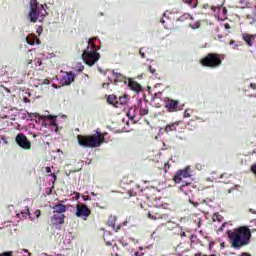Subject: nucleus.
<instances>
[{
  "label": "nucleus",
  "mask_w": 256,
  "mask_h": 256,
  "mask_svg": "<svg viewBox=\"0 0 256 256\" xmlns=\"http://www.w3.org/2000/svg\"><path fill=\"white\" fill-rule=\"evenodd\" d=\"M226 234L232 249L247 247V245L251 244V237L253 236L249 226H240L233 230H228Z\"/></svg>",
  "instance_id": "f257e3e1"
},
{
  "label": "nucleus",
  "mask_w": 256,
  "mask_h": 256,
  "mask_svg": "<svg viewBox=\"0 0 256 256\" xmlns=\"http://www.w3.org/2000/svg\"><path fill=\"white\" fill-rule=\"evenodd\" d=\"M94 41V38H90L87 48L82 53V61L89 67H93L101 59V54L97 52V45L93 43Z\"/></svg>",
  "instance_id": "f03ea898"
},
{
  "label": "nucleus",
  "mask_w": 256,
  "mask_h": 256,
  "mask_svg": "<svg viewBox=\"0 0 256 256\" xmlns=\"http://www.w3.org/2000/svg\"><path fill=\"white\" fill-rule=\"evenodd\" d=\"M77 140L80 147L94 149L95 147L101 146V143L105 141V136L101 133L93 135H78Z\"/></svg>",
  "instance_id": "7ed1b4c3"
},
{
  "label": "nucleus",
  "mask_w": 256,
  "mask_h": 256,
  "mask_svg": "<svg viewBox=\"0 0 256 256\" xmlns=\"http://www.w3.org/2000/svg\"><path fill=\"white\" fill-rule=\"evenodd\" d=\"M223 64V58L218 53H208L204 58L200 59L202 67H209L210 69H217Z\"/></svg>",
  "instance_id": "20e7f679"
},
{
  "label": "nucleus",
  "mask_w": 256,
  "mask_h": 256,
  "mask_svg": "<svg viewBox=\"0 0 256 256\" xmlns=\"http://www.w3.org/2000/svg\"><path fill=\"white\" fill-rule=\"evenodd\" d=\"M30 7L31 9L28 17L31 23H37V21H43V17H45L44 13H47V11L43 9V6H39V4H37V1H31Z\"/></svg>",
  "instance_id": "39448f33"
},
{
  "label": "nucleus",
  "mask_w": 256,
  "mask_h": 256,
  "mask_svg": "<svg viewBox=\"0 0 256 256\" xmlns=\"http://www.w3.org/2000/svg\"><path fill=\"white\" fill-rule=\"evenodd\" d=\"M76 217H81L83 221H87L89 216L91 215V209L87 207V205L81 203L76 205Z\"/></svg>",
  "instance_id": "423d86ee"
},
{
  "label": "nucleus",
  "mask_w": 256,
  "mask_h": 256,
  "mask_svg": "<svg viewBox=\"0 0 256 256\" xmlns=\"http://www.w3.org/2000/svg\"><path fill=\"white\" fill-rule=\"evenodd\" d=\"M189 177H192L191 167L187 166L184 169L178 170L176 172V174L173 176V181L175 183H181V181H183V179H187Z\"/></svg>",
  "instance_id": "0eeeda50"
},
{
  "label": "nucleus",
  "mask_w": 256,
  "mask_h": 256,
  "mask_svg": "<svg viewBox=\"0 0 256 256\" xmlns=\"http://www.w3.org/2000/svg\"><path fill=\"white\" fill-rule=\"evenodd\" d=\"M15 141H16L17 145L21 147V149H25L26 151L31 149V141H29V138H27V136H25V134L18 133L15 138Z\"/></svg>",
  "instance_id": "6e6552de"
},
{
  "label": "nucleus",
  "mask_w": 256,
  "mask_h": 256,
  "mask_svg": "<svg viewBox=\"0 0 256 256\" xmlns=\"http://www.w3.org/2000/svg\"><path fill=\"white\" fill-rule=\"evenodd\" d=\"M165 107L168 113H177V111H181V106H179V100L167 98Z\"/></svg>",
  "instance_id": "1a4fd4ad"
},
{
  "label": "nucleus",
  "mask_w": 256,
  "mask_h": 256,
  "mask_svg": "<svg viewBox=\"0 0 256 256\" xmlns=\"http://www.w3.org/2000/svg\"><path fill=\"white\" fill-rule=\"evenodd\" d=\"M112 75L114 76V85H117V83H123L124 85H127V76L115 72V70L112 71Z\"/></svg>",
  "instance_id": "9d476101"
},
{
  "label": "nucleus",
  "mask_w": 256,
  "mask_h": 256,
  "mask_svg": "<svg viewBox=\"0 0 256 256\" xmlns=\"http://www.w3.org/2000/svg\"><path fill=\"white\" fill-rule=\"evenodd\" d=\"M127 85L129 89H131V91H136V93L143 91V87H141V84L137 83V81H134L131 78L128 79Z\"/></svg>",
  "instance_id": "9b49d317"
},
{
  "label": "nucleus",
  "mask_w": 256,
  "mask_h": 256,
  "mask_svg": "<svg viewBox=\"0 0 256 256\" xmlns=\"http://www.w3.org/2000/svg\"><path fill=\"white\" fill-rule=\"evenodd\" d=\"M53 225H63L65 223V214H54L51 217Z\"/></svg>",
  "instance_id": "f8f14e48"
},
{
  "label": "nucleus",
  "mask_w": 256,
  "mask_h": 256,
  "mask_svg": "<svg viewBox=\"0 0 256 256\" xmlns=\"http://www.w3.org/2000/svg\"><path fill=\"white\" fill-rule=\"evenodd\" d=\"M53 213L56 215H63L67 211V206L62 203L56 204L52 207Z\"/></svg>",
  "instance_id": "ddd939ff"
},
{
  "label": "nucleus",
  "mask_w": 256,
  "mask_h": 256,
  "mask_svg": "<svg viewBox=\"0 0 256 256\" xmlns=\"http://www.w3.org/2000/svg\"><path fill=\"white\" fill-rule=\"evenodd\" d=\"M75 81V74L73 72H67L62 78V85H71Z\"/></svg>",
  "instance_id": "4468645a"
},
{
  "label": "nucleus",
  "mask_w": 256,
  "mask_h": 256,
  "mask_svg": "<svg viewBox=\"0 0 256 256\" xmlns=\"http://www.w3.org/2000/svg\"><path fill=\"white\" fill-rule=\"evenodd\" d=\"M242 39L245 41L248 47H253V41H255V35H251L249 33H243Z\"/></svg>",
  "instance_id": "2eb2a0df"
},
{
  "label": "nucleus",
  "mask_w": 256,
  "mask_h": 256,
  "mask_svg": "<svg viewBox=\"0 0 256 256\" xmlns=\"http://www.w3.org/2000/svg\"><path fill=\"white\" fill-rule=\"evenodd\" d=\"M107 103H109V105H113L116 109H119V98H117L116 95H108Z\"/></svg>",
  "instance_id": "dca6fc26"
},
{
  "label": "nucleus",
  "mask_w": 256,
  "mask_h": 256,
  "mask_svg": "<svg viewBox=\"0 0 256 256\" xmlns=\"http://www.w3.org/2000/svg\"><path fill=\"white\" fill-rule=\"evenodd\" d=\"M148 219H152V221H157L158 219H163V214L157 212L156 210L148 211Z\"/></svg>",
  "instance_id": "f3484780"
},
{
  "label": "nucleus",
  "mask_w": 256,
  "mask_h": 256,
  "mask_svg": "<svg viewBox=\"0 0 256 256\" xmlns=\"http://www.w3.org/2000/svg\"><path fill=\"white\" fill-rule=\"evenodd\" d=\"M180 122H174L172 124L166 125L165 132L166 133H173V131H177V127H179Z\"/></svg>",
  "instance_id": "a211bd4d"
},
{
  "label": "nucleus",
  "mask_w": 256,
  "mask_h": 256,
  "mask_svg": "<svg viewBox=\"0 0 256 256\" xmlns=\"http://www.w3.org/2000/svg\"><path fill=\"white\" fill-rule=\"evenodd\" d=\"M129 103V95L124 94L118 98V108Z\"/></svg>",
  "instance_id": "6ab92c4d"
},
{
  "label": "nucleus",
  "mask_w": 256,
  "mask_h": 256,
  "mask_svg": "<svg viewBox=\"0 0 256 256\" xmlns=\"http://www.w3.org/2000/svg\"><path fill=\"white\" fill-rule=\"evenodd\" d=\"M26 41L28 45H35L36 42L39 44V39H37L36 35L27 36Z\"/></svg>",
  "instance_id": "aec40b11"
},
{
  "label": "nucleus",
  "mask_w": 256,
  "mask_h": 256,
  "mask_svg": "<svg viewBox=\"0 0 256 256\" xmlns=\"http://www.w3.org/2000/svg\"><path fill=\"white\" fill-rule=\"evenodd\" d=\"M127 116L131 121L137 117V109L135 108H130L129 111L127 112Z\"/></svg>",
  "instance_id": "412c9836"
},
{
  "label": "nucleus",
  "mask_w": 256,
  "mask_h": 256,
  "mask_svg": "<svg viewBox=\"0 0 256 256\" xmlns=\"http://www.w3.org/2000/svg\"><path fill=\"white\" fill-rule=\"evenodd\" d=\"M139 113L141 117H145V115H149V107H140Z\"/></svg>",
  "instance_id": "4be33fe9"
},
{
  "label": "nucleus",
  "mask_w": 256,
  "mask_h": 256,
  "mask_svg": "<svg viewBox=\"0 0 256 256\" xmlns=\"http://www.w3.org/2000/svg\"><path fill=\"white\" fill-rule=\"evenodd\" d=\"M183 3H187L188 5H190V7H192V9H194V7H197V0H183Z\"/></svg>",
  "instance_id": "5701e85b"
},
{
  "label": "nucleus",
  "mask_w": 256,
  "mask_h": 256,
  "mask_svg": "<svg viewBox=\"0 0 256 256\" xmlns=\"http://www.w3.org/2000/svg\"><path fill=\"white\" fill-rule=\"evenodd\" d=\"M47 118L52 120L51 123H50V125L52 127H57V122H56L57 116L48 115Z\"/></svg>",
  "instance_id": "b1692460"
},
{
  "label": "nucleus",
  "mask_w": 256,
  "mask_h": 256,
  "mask_svg": "<svg viewBox=\"0 0 256 256\" xmlns=\"http://www.w3.org/2000/svg\"><path fill=\"white\" fill-rule=\"evenodd\" d=\"M169 169H171V165L169 164V162H166L164 164V172L169 173Z\"/></svg>",
  "instance_id": "393cba45"
},
{
  "label": "nucleus",
  "mask_w": 256,
  "mask_h": 256,
  "mask_svg": "<svg viewBox=\"0 0 256 256\" xmlns=\"http://www.w3.org/2000/svg\"><path fill=\"white\" fill-rule=\"evenodd\" d=\"M108 79H109L108 83L102 84V89H107V87H109V85H111V83H113V80H111V78H108Z\"/></svg>",
  "instance_id": "a878e982"
},
{
  "label": "nucleus",
  "mask_w": 256,
  "mask_h": 256,
  "mask_svg": "<svg viewBox=\"0 0 256 256\" xmlns=\"http://www.w3.org/2000/svg\"><path fill=\"white\" fill-rule=\"evenodd\" d=\"M148 71H150V73L152 75H157V70L155 68H153V66H149Z\"/></svg>",
  "instance_id": "bb28decb"
},
{
  "label": "nucleus",
  "mask_w": 256,
  "mask_h": 256,
  "mask_svg": "<svg viewBox=\"0 0 256 256\" xmlns=\"http://www.w3.org/2000/svg\"><path fill=\"white\" fill-rule=\"evenodd\" d=\"M0 256H13V251H7V252L0 253Z\"/></svg>",
  "instance_id": "cd10ccee"
},
{
  "label": "nucleus",
  "mask_w": 256,
  "mask_h": 256,
  "mask_svg": "<svg viewBox=\"0 0 256 256\" xmlns=\"http://www.w3.org/2000/svg\"><path fill=\"white\" fill-rule=\"evenodd\" d=\"M77 69H78L79 73H81V72H83V70L85 69V66H83V64L79 63V64L77 65Z\"/></svg>",
  "instance_id": "c85d7f7f"
},
{
  "label": "nucleus",
  "mask_w": 256,
  "mask_h": 256,
  "mask_svg": "<svg viewBox=\"0 0 256 256\" xmlns=\"http://www.w3.org/2000/svg\"><path fill=\"white\" fill-rule=\"evenodd\" d=\"M139 54L142 59H145L146 56H145V52H143V48L140 49Z\"/></svg>",
  "instance_id": "c756f323"
},
{
  "label": "nucleus",
  "mask_w": 256,
  "mask_h": 256,
  "mask_svg": "<svg viewBox=\"0 0 256 256\" xmlns=\"http://www.w3.org/2000/svg\"><path fill=\"white\" fill-rule=\"evenodd\" d=\"M225 225H226V224L223 223V224L221 225V227L218 228L217 233H222L223 229H225Z\"/></svg>",
  "instance_id": "7c9ffc66"
},
{
  "label": "nucleus",
  "mask_w": 256,
  "mask_h": 256,
  "mask_svg": "<svg viewBox=\"0 0 256 256\" xmlns=\"http://www.w3.org/2000/svg\"><path fill=\"white\" fill-rule=\"evenodd\" d=\"M134 256H145V253L136 251L134 252Z\"/></svg>",
  "instance_id": "2f4dec72"
},
{
  "label": "nucleus",
  "mask_w": 256,
  "mask_h": 256,
  "mask_svg": "<svg viewBox=\"0 0 256 256\" xmlns=\"http://www.w3.org/2000/svg\"><path fill=\"white\" fill-rule=\"evenodd\" d=\"M36 65H38V67H41L43 65V62L41 61V59H38L36 61Z\"/></svg>",
  "instance_id": "473e14b6"
},
{
  "label": "nucleus",
  "mask_w": 256,
  "mask_h": 256,
  "mask_svg": "<svg viewBox=\"0 0 256 256\" xmlns=\"http://www.w3.org/2000/svg\"><path fill=\"white\" fill-rule=\"evenodd\" d=\"M35 215L37 218H39L41 216V210H36Z\"/></svg>",
  "instance_id": "72a5a7b5"
},
{
  "label": "nucleus",
  "mask_w": 256,
  "mask_h": 256,
  "mask_svg": "<svg viewBox=\"0 0 256 256\" xmlns=\"http://www.w3.org/2000/svg\"><path fill=\"white\" fill-rule=\"evenodd\" d=\"M123 225H127V222H124L123 224L118 225V231H121V229H123Z\"/></svg>",
  "instance_id": "f704fd0d"
},
{
  "label": "nucleus",
  "mask_w": 256,
  "mask_h": 256,
  "mask_svg": "<svg viewBox=\"0 0 256 256\" xmlns=\"http://www.w3.org/2000/svg\"><path fill=\"white\" fill-rule=\"evenodd\" d=\"M107 247H111V245H113V243H111V241H107L106 239H104Z\"/></svg>",
  "instance_id": "c9c22d12"
},
{
  "label": "nucleus",
  "mask_w": 256,
  "mask_h": 256,
  "mask_svg": "<svg viewBox=\"0 0 256 256\" xmlns=\"http://www.w3.org/2000/svg\"><path fill=\"white\" fill-rule=\"evenodd\" d=\"M82 199H83V201H89L91 198H89V196L83 195V196H82Z\"/></svg>",
  "instance_id": "e433bc0d"
},
{
  "label": "nucleus",
  "mask_w": 256,
  "mask_h": 256,
  "mask_svg": "<svg viewBox=\"0 0 256 256\" xmlns=\"http://www.w3.org/2000/svg\"><path fill=\"white\" fill-rule=\"evenodd\" d=\"M49 83H51V81H49V79H45V80L43 81V85H49Z\"/></svg>",
  "instance_id": "4c0bfd02"
},
{
  "label": "nucleus",
  "mask_w": 256,
  "mask_h": 256,
  "mask_svg": "<svg viewBox=\"0 0 256 256\" xmlns=\"http://www.w3.org/2000/svg\"><path fill=\"white\" fill-rule=\"evenodd\" d=\"M249 213H252V215H256V210H254L253 208H250Z\"/></svg>",
  "instance_id": "58836bf2"
},
{
  "label": "nucleus",
  "mask_w": 256,
  "mask_h": 256,
  "mask_svg": "<svg viewBox=\"0 0 256 256\" xmlns=\"http://www.w3.org/2000/svg\"><path fill=\"white\" fill-rule=\"evenodd\" d=\"M225 29H231V25L229 23L224 24Z\"/></svg>",
  "instance_id": "ea45409f"
},
{
  "label": "nucleus",
  "mask_w": 256,
  "mask_h": 256,
  "mask_svg": "<svg viewBox=\"0 0 256 256\" xmlns=\"http://www.w3.org/2000/svg\"><path fill=\"white\" fill-rule=\"evenodd\" d=\"M183 184H182V187H187L188 185H191V183H189V182H182Z\"/></svg>",
  "instance_id": "a19ab883"
},
{
  "label": "nucleus",
  "mask_w": 256,
  "mask_h": 256,
  "mask_svg": "<svg viewBox=\"0 0 256 256\" xmlns=\"http://www.w3.org/2000/svg\"><path fill=\"white\" fill-rule=\"evenodd\" d=\"M51 177H53L54 181H57V175L55 173H52Z\"/></svg>",
  "instance_id": "79ce46f5"
},
{
  "label": "nucleus",
  "mask_w": 256,
  "mask_h": 256,
  "mask_svg": "<svg viewBox=\"0 0 256 256\" xmlns=\"http://www.w3.org/2000/svg\"><path fill=\"white\" fill-rule=\"evenodd\" d=\"M46 173H51V167H46Z\"/></svg>",
  "instance_id": "37998d69"
},
{
  "label": "nucleus",
  "mask_w": 256,
  "mask_h": 256,
  "mask_svg": "<svg viewBox=\"0 0 256 256\" xmlns=\"http://www.w3.org/2000/svg\"><path fill=\"white\" fill-rule=\"evenodd\" d=\"M250 87H251V89H256V84L251 83Z\"/></svg>",
  "instance_id": "c03bdc74"
},
{
  "label": "nucleus",
  "mask_w": 256,
  "mask_h": 256,
  "mask_svg": "<svg viewBox=\"0 0 256 256\" xmlns=\"http://www.w3.org/2000/svg\"><path fill=\"white\" fill-rule=\"evenodd\" d=\"M211 9H212V11H217V7H215V6H212Z\"/></svg>",
  "instance_id": "a18cd8bd"
},
{
  "label": "nucleus",
  "mask_w": 256,
  "mask_h": 256,
  "mask_svg": "<svg viewBox=\"0 0 256 256\" xmlns=\"http://www.w3.org/2000/svg\"><path fill=\"white\" fill-rule=\"evenodd\" d=\"M216 219H218L219 221H221V215L216 216Z\"/></svg>",
  "instance_id": "49530a36"
},
{
  "label": "nucleus",
  "mask_w": 256,
  "mask_h": 256,
  "mask_svg": "<svg viewBox=\"0 0 256 256\" xmlns=\"http://www.w3.org/2000/svg\"><path fill=\"white\" fill-rule=\"evenodd\" d=\"M235 43V40H230V45H233Z\"/></svg>",
  "instance_id": "de8ad7c7"
},
{
  "label": "nucleus",
  "mask_w": 256,
  "mask_h": 256,
  "mask_svg": "<svg viewBox=\"0 0 256 256\" xmlns=\"http://www.w3.org/2000/svg\"><path fill=\"white\" fill-rule=\"evenodd\" d=\"M201 255H202L201 252H198L195 254V256H201Z\"/></svg>",
  "instance_id": "09e8293b"
},
{
  "label": "nucleus",
  "mask_w": 256,
  "mask_h": 256,
  "mask_svg": "<svg viewBox=\"0 0 256 256\" xmlns=\"http://www.w3.org/2000/svg\"><path fill=\"white\" fill-rule=\"evenodd\" d=\"M203 256H216V255L215 254H210V255L204 254Z\"/></svg>",
  "instance_id": "8fccbe9b"
},
{
  "label": "nucleus",
  "mask_w": 256,
  "mask_h": 256,
  "mask_svg": "<svg viewBox=\"0 0 256 256\" xmlns=\"http://www.w3.org/2000/svg\"><path fill=\"white\" fill-rule=\"evenodd\" d=\"M79 197H80V194L77 193V194H76V199H79Z\"/></svg>",
  "instance_id": "3c124183"
},
{
  "label": "nucleus",
  "mask_w": 256,
  "mask_h": 256,
  "mask_svg": "<svg viewBox=\"0 0 256 256\" xmlns=\"http://www.w3.org/2000/svg\"><path fill=\"white\" fill-rule=\"evenodd\" d=\"M26 215H29V208L26 209Z\"/></svg>",
  "instance_id": "603ef678"
},
{
  "label": "nucleus",
  "mask_w": 256,
  "mask_h": 256,
  "mask_svg": "<svg viewBox=\"0 0 256 256\" xmlns=\"http://www.w3.org/2000/svg\"><path fill=\"white\" fill-rule=\"evenodd\" d=\"M33 63V60L28 61V65H31Z\"/></svg>",
  "instance_id": "864d4df0"
},
{
  "label": "nucleus",
  "mask_w": 256,
  "mask_h": 256,
  "mask_svg": "<svg viewBox=\"0 0 256 256\" xmlns=\"http://www.w3.org/2000/svg\"><path fill=\"white\" fill-rule=\"evenodd\" d=\"M212 245H213V242H211V243L209 244V249H211Z\"/></svg>",
  "instance_id": "5fc2aeb1"
},
{
  "label": "nucleus",
  "mask_w": 256,
  "mask_h": 256,
  "mask_svg": "<svg viewBox=\"0 0 256 256\" xmlns=\"http://www.w3.org/2000/svg\"><path fill=\"white\" fill-rule=\"evenodd\" d=\"M25 251V253H29V250H24Z\"/></svg>",
  "instance_id": "6e6d98bb"
},
{
  "label": "nucleus",
  "mask_w": 256,
  "mask_h": 256,
  "mask_svg": "<svg viewBox=\"0 0 256 256\" xmlns=\"http://www.w3.org/2000/svg\"><path fill=\"white\" fill-rule=\"evenodd\" d=\"M235 47H237V45L233 46V49H235Z\"/></svg>",
  "instance_id": "4d7b16f0"
}]
</instances>
